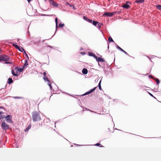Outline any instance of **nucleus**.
Wrapping results in <instances>:
<instances>
[{
	"mask_svg": "<svg viewBox=\"0 0 161 161\" xmlns=\"http://www.w3.org/2000/svg\"><path fill=\"white\" fill-rule=\"evenodd\" d=\"M32 118L34 122L38 121L41 120L39 113L37 111L32 113Z\"/></svg>",
	"mask_w": 161,
	"mask_h": 161,
	"instance_id": "nucleus-1",
	"label": "nucleus"
},
{
	"mask_svg": "<svg viewBox=\"0 0 161 161\" xmlns=\"http://www.w3.org/2000/svg\"><path fill=\"white\" fill-rule=\"evenodd\" d=\"M9 60V57L5 55H0V61L6 62Z\"/></svg>",
	"mask_w": 161,
	"mask_h": 161,
	"instance_id": "nucleus-2",
	"label": "nucleus"
},
{
	"mask_svg": "<svg viewBox=\"0 0 161 161\" xmlns=\"http://www.w3.org/2000/svg\"><path fill=\"white\" fill-rule=\"evenodd\" d=\"M1 127L3 130H6L9 128V126L6 123L3 122L1 124Z\"/></svg>",
	"mask_w": 161,
	"mask_h": 161,
	"instance_id": "nucleus-3",
	"label": "nucleus"
},
{
	"mask_svg": "<svg viewBox=\"0 0 161 161\" xmlns=\"http://www.w3.org/2000/svg\"><path fill=\"white\" fill-rule=\"evenodd\" d=\"M97 87H94V88L91 89V90H90L89 91L86 92V93H85L82 95V96H84L85 95H88L92 93V92L95 91V90H96V88H97Z\"/></svg>",
	"mask_w": 161,
	"mask_h": 161,
	"instance_id": "nucleus-4",
	"label": "nucleus"
},
{
	"mask_svg": "<svg viewBox=\"0 0 161 161\" xmlns=\"http://www.w3.org/2000/svg\"><path fill=\"white\" fill-rule=\"evenodd\" d=\"M5 118L6 120H7V122L8 123H11L12 122L11 116V115H8Z\"/></svg>",
	"mask_w": 161,
	"mask_h": 161,
	"instance_id": "nucleus-5",
	"label": "nucleus"
},
{
	"mask_svg": "<svg viewBox=\"0 0 161 161\" xmlns=\"http://www.w3.org/2000/svg\"><path fill=\"white\" fill-rule=\"evenodd\" d=\"M43 80H44V81H47V83H48V84H47V85H48V86L50 87V88H52V86L51 85H50V81H49V80L46 77V76H44L43 77Z\"/></svg>",
	"mask_w": 161,
	"mask_h": 161,
	"instance_id": "nucleus-6",
	"label": "nucleus"
},
{
	"mask_svg": "<svg viewBox=\"0 0 161 161\" xmlns=\"http://www.w3.org/2000/svg\"><path fill=\"white\" fill-rule=\"evenodd\" d=\"M113 13L106 12L103 14V16L107 17H112L113 16Z\"/></svg>",
	"mask_w": 161,
	"mask_h": 161,
	"instance_id": "nucleus-7",
	"label": "nucleus"
},
{
	"mask_svg": "<svg viewBox=\"0 0 161 161\" xmlns=\"http://www.w3.org/2000/svg\"><path fill=\"white\" fill-rule=\"evenodd\" d=\"M116 48H117V49H119L120 51H121L123 52L124 53L126 54V55H128V53L126 52L124 50H123L119 46H117V47H116Z\"/></svg>",
	"mask_w": 161,
	"mask_h": 161,
	"instance_id": "nucleus-8",
	"label": "nucleus"
},
{
	"mask_svg": "<svg viewBox=\"0 0 161 161\" xmlns=\"http://www.w3.org/2000/svg\"><path fill=\"white\" fill-rule=\"evenodd\" d=\"M13 46L15 47V48H16V49H18V50H19L20 52H22L21 48H20L18 45L15 44H13Z\"/></svg>",
	"mask_w": 161,
	"mask_h": 161,
	"instance_id": "nucleus-9",
	"label": "nucleus"
},
{
	"mask_svg": "<svg viewBox=\"0 0 161 161\" xmlns=\"http://www.w3.org/2000/svg\"><path fill=\"white\" fill-rule=\"evenodd\" d=\"M50 1V3L52 5L54 6H57L58 4H57L56 3L54 2L53 0H49Z\"/></svg>",
	"mask_w": 161,
	"mask_h": 161,
	"instance_id": "nucleus-10",
	"label": "nucleus"
},
{
	"mask_svg": "<svg viewBox=\"0 0 161 161\" xmlns=\"http://www.w3.org/2000/svg\"><path fill=\"white\" fill-rule=\"evenodd\" d=\"M95 58L96 59L97 61L98 62H103L104 61V60L103 58H102L100 57H97V58Z\"/></svg>",
	"mask_w": 161,
	"mask_h": 161,
	"instance_id": "nucleus-11",
	"label": "nucleus"
},
{
	"mask_svg": "<svg viewBox=\"0 0 161 161\" xmlns=\"http://www.w3.org/2000/svg\"><path fill=\"white\" fill-rule=\"evenodd\" d=\"M88 55H89V56H90L93 57L94 58H97V57L96 55L93 54L92 53L89 52Z\"/></svg>",
	"mask_w": 161,
	"mask_h": 161,
	"instance_id": "nucleus-12",
	"label": "nucleus"
},
{
	"mask_svg": "<svg viewBox=\"0 0 161 161\" xmlns=\"http://www.w3.org/2000/svg\"><path fill=\"white\" fill-rule=\"evenodd\" d=\"M82 72L83 74L86 75L88 73V70H87L86 69L84 68L82 69Z\"/></svg>",
	"mask_w": 161,
	"mask_h": 161,
	"instance_id": "nucleus-13",
	"label": "nucleus"
},
{
	"mask_svg": "<svg viewBox=\"0 0 161 161\" xmlns=\"http://www.w3.org/2000/svg\"><path fill=\"white\" fill-rule=\"evenodd\" d=\"M122 7L124 8L128 9L130 7V6L128 4H124L122 5Z\"/></svg>",
	"mask_w": 161,
	"mask_h": 161,
	"instance_id": "nucleus-14",
	"label": "nucleus"
},
{
	"mask_svg": "<svg viewBox=\"0 0 161 161\" xmlns=\"http://www.w3.org/2000/svg\"><path fill=\"white\" fill-rule=\"evenodd\" d=\"M14 70L16 71H17L18 72H22L23 70V68H20L19 69L18 68V67H16L15 68Z\"/></svg>",
	"mask_w": 161,
	"mask_h": 161,
	"instance_id": "nucleus-15",
	"label": "nucleus"
},
{
	"mask_svg": "<svg viewBox=\"0 0 161 161\" xmlns=\"http://www.w3.org/2000/svg\"><path fill=\"white\" fill-rule=\"evenodd\" d=\"M144 2V0H136L135 2L137 3H141Z\"/></svg>",
	"mask_w": 161,
	"mask_h": 161,
	"instance_id": "nucleus-16",
	"label": "nucleus"
},
{
	"mask_svg": "<svg viewBox=\"0 0 161 161\" xmlns=\"http://www.w3.org/2000/svg\"><path fill=\"white\" fill-rule=\"evenodd\" d=\"M3 113V112H0V119H3L5 117V116L2 114Z\"/></svg>",
	"mask_w": 161,
	"mask_h": 161,
	"instance_id": "nucleus-17",
	"label": "nucleus"
},
{
	"mask_svg": "<svg viewBox=\"0 0 161 161\" xmlns=\"http://www.w3.org/2000/svg\"><path fill=\"white\" fill-rule=\"evenodd\" d=\"M13 82V80L11 78H8V83L9 84H10L12 83Z\"/></svg>",
	"mask_w": 161,
	"mask_h": 161,
	"instance_id": "nucleus-18",
	"label": "nucleus"
},
{
	"mask_svg": "<svg viewBox=\"0 0 161 161\" xmlns=\"http://www.w3.org/2000/svg\"><path fill=\"white\" fill-rule=\"evenodd\" d=\"M28 65V61H27V59H25V64H24V66H23L24 68H25L27 65Z\"/></svg>",
	"mask_w": 161,
	"mask_h": 161,
	"instance_id": "nucleus-19",
	"label": "nucleus"
},
{
	"mask_svg": "<svg viewBox=\"0 0 161 161\" xmlns=\"http://www.w3.org/2000/svg\"><path fill=\"white\" fill-rule=\"evenodd\" d=\"M99 24L98 22L97 21H93L92 22V24L94 26H96L97 24Z\"/></svg>",
	"mask_w": 161,
	"mask_h": 161,
	"instance_id": "nucleus-20",
	"label": "nucleus"
},
{
	"mask_svg": "<svg viewBox=\"0 0 161 161\" xmlns=\"http://www.w3.org/2000/svg\"><path fill=\"white\" fill-rule=\"evenodd\" d=\"M108 40L109 42H114V41L113 40L112 38L110 36L108 37Z\"/></svg>",
	"mask_w": 161,
	"mask_h": 161,
	"instance_id": "nucleus-21",
	"label": "nucleus"
},
{
	"mask_svg": "<svg viewBox=\"0 0 161 161\" xmlns=\"http://www.w3.org/2000/svg\"><path fill=\"white\" fill-rule=\"evenodd\" d=\"M12 74L14 76H17V74L15 73L14 70H12Z\"/></svg>",
	"mask_w": 161,
	"mask_h": 161,
	"instance_id": "nucleus-22",
	"label": "nucleus"
},
{
	"mask_svg": "<svg viewBox=\"0 0 161 161\" xmlns=\"http://www.w3.org/2000/svg\"><path fill=\"white\" fill-rule=\"evenodd\" d=\"M157 8L158 9L161 11V5H158L156 6Z\"/></svg>",
	"mask_w": 161,
	"mask_h": 161,
	"instance_id": "nucleus-23",
	"label": "nucleus"
},
{
	"mask_svg": "<svg viewBox=\"0 0 161 161\" xmlns=\"http://www.w3.org/2000/svg\"><path fill=\"white\" fill-rule=\"evenodd\" d=\"M31 126H29L26 129H25V132H26L28 131L29 130V129H30V128H31Z\"/></svg>",
	"mask_w": 161,
	"mask_h": 161,
	"instance_id": "nucleus-24",
	"label": "nucleus"
},
{
	"mask_svg": "<svg viewBox=\"0 0 161 161\" xmlns=\"http://www.w3.org/2000/svg\"><path fill=\"white\" fill-rule=\"evenodd\" d=\"M103 25V24L101 23H99L97 24V27L99 29L100 28V27H101V26Z\"/></svg>",
	"mask_w": 161,
	"mask_h": 161,
	"instance_id": "nucleus-25",
	"label": "nucleus"
},
{
	"mask_svg": "<svg viewBox=\"0 0 161 161\" xmlns=\"http://www.w3.org/2000/svg\"><path fill=\"white\" fill-rule=\"evenodd\" d=\"M98 88H99V89L100 90H101L102 89V88H101V81H100L99 83Z\"/></svg>",
	"mask_w": 161,
	"mask_h": 161,
	"instance_id": "nucleus-26",
	"label": "nucleus"
},
{
	"mask_svg": "<svg viewBox=\"0 0 161 161\" xmlns=\"http://www.w3.org/2000/svg\"><path fill=\"white\" fill-rule=\"evenodd\" d=\"M55 23H56V26H57L58 24V18H55Z\"/></svg>",
	"mask_w": 161,
	"mask_h": 161,
	"instance_id": "nucleus-27",
	"label": "nucleus"
},
{
	"mask_svg": "<svg viewBox=\"0 0 161 161\" xmlns=\"http://www.w3.org/2000/svg\"><path fill=\"white\" fill-rule=\"evenodd\" d=\"M83 19H84V20H85L86 21L89 19L86 16H83Z\"/></svg>",
	"mask_w": 161,
	"mask_h": 161,
	"instance_id": "nucleus-28",
	"label": "nucleus"
},
{
	"mask_svg": "<svg viewBox=\"0 0 161 161\" xmlns=\"http://www.w3.org/2000/svg\"><path fill=\"white\" fill-rule=\"evenodd\" d=\"M64 26V24H62V23H60L59 24V27L62 28L63 26Z\"/></svg>",
	"mask_w": 161,
	"mask_h": 161,
	"instance_id": "nucleus-29",
	"label": "nucleus"
},
{
	"mask_svg": "<svg viewBox=\"0 0 161 161\" xmlns=\"http://www.w3.org/2000/svg\"><path fill=\"white\" fill-rule=\"evenodd\" d=\"M156 81L157 84H159L160 83V81L158 79H156Z\"/></svg>",
	"mask_w": 161,
	"mask_h": 161,
	"instance_id": "nucleus-30",
	"label": "nucleus"
},
{
	"mask_svg": "<svg viewBox=\"0 0 161 161\" xmlns=\"http://www.w3.org/2000/svg\"><path fill=\"white\" fill-rule=\"evenodd\" d=\"M87 21L90 23H92V22H93L92 21V20L91 19H89V20H86Z\"/></svg>",
	"mask_w": 161,
	"mask_h": 161,
	"instance_id": "nucleus-31",
	"label": "nucleus"
},
{
	"mask_svg": "<svg viewBox=\"0 0 161 161\" xmlns=\"http://www.w3.org/2000/svg\"><path fill=\"white\" fill-rule=\"evenodd\" d=\"M22 49L23 50V51H24V52H25V54L26 56L27 57H28V55H27V54L26 53V52H25V51L24 50V49L23 48H22Z\"/></svg>",
	"mask_w": 161,
	"mask_h": 161,
	"instance_id": "nucleus-32",
	"label": "nucleus"
},
{
	"mask_svg": "<svg viewBox=\"0 0 161 161\" xmlns=\"http://www.w3.org/2000/svg\"><path fill=\"white\" fill-rule=\"evenodd\" d=\"M100 144L99 143H97L96 144H95V146H100Z\"/></svg>",
	"mask_w": 161,
	"mask_h": 161,
	"instance_id": "nucleus-33",
	"label": "nucleus"
},
{
	"mask_svg": "<svg viewBox=\"0 0 161 161\" xmlns=\"http://www.w3.org/2000/svg\"><path fill=\"white\" fill-rule=\"evenodd\" d=\"M46 72H44L43 73V75L44 76H46Z\"/></svg>",
	"mask_w": 161,
	"mask_h": 161,
	"instance_id": "nucleus-34",
	"label": "nucleus"
},
{
	"mask_svg": "<svg viewBox=\"0 0 161 161\" xmlns=\"http://www.w3.org/2000/svg\"><path fill=\"white\" fill-rule=\"evenodd\" d=\"M128 3L130 4V2H129V1H127L126 2V4H127Z\"/></svg>",
	"mask_w": 161,
	"mask_h": 161,
	"instance_id": "nucleus-35",
	"label": "nucleus"
},
{
	"mask_svg": "<svg viewBox=\"0 0 161 161\" xmlns=\"http://www.w3.org/2000/svg\"><path fill=\"white\" fill-rule=\"evenodd\" d=\"M69 6H70V7H73V6H74L73 5H71V4H69Z\"/></svg>",
	"mask_w": 161,
	"mask_h": 161,
	"instance_id": "nucleus-36",
	"label": "nucleus"
},
{
	"mask_svg": "<svg viewBox=\"0 0 161 161\" xmlns=\"http://www.w3.org/2000/svg\"><path fill=\"white\" fill-rule=\"evenodd\" d=\"M27 1L28 2V3H30V2L31 1V0H27Z\"/></svg>",
	"mask_w": 161,
	"mask_h": 161,
	"instance_id": "nucleus-37",
	"label": "nucleus"
},
{
	"mask_svg": "<svg viewBox=\"0 0 161 161\" xmlns=\"http://www.w3.org/2000/svg\"><path fill=\"white\" fill-rule=\"evenodd\" d=\"M6 64H10V62H6Z\"/></svg>",
	"mask_w": 161,
	"mask_h": 161,
	"instance_id": "nucleus-38",
	"label": "nucleus"
},
{
	"mask_svg": "<svg viewBox=\"0 0 161 161\" xmlns=\"http://www.w3.org/2000/svg\"><path fill=\"white\" fill-rule=\"evenodd\" d=\"M73 8H74V10H75L76 9V8H75V6H73Z\"/></svg>",
	"mask_w": 161,
	"mask_h": 161,
	"instance_id": "nucleus-39",
	"label": "nucleus"
},
{
	"mask_svg": "<svg viewBox=\"0 0 161 161\" xmlns=\"http://www.w3.org/2000/svg\"><path fill=\"white\" fill-rule=\"evenodd\" d=\"M66 4H68V5H70V4H69L68 3H66Z\"/></svg>",
	"mask_w": 161,
	"mask_h": 161,
	"instance_id": "nucleus-40",
	"label": "nucleus"
},
{
	"mask_svg": "<svg viewBox=\"0 0 161 161\" xmlns=\"http://www.w3.org/2000/svg\"><path fill=\"white\" fill-rule=\"evenodd\" d=\"M3 108V107H1V106H0V108Z\"/></svg>",
	"mask_w": 161,
	"mask_h": 161,
	"instance_id": "nucleus-41",
	"label": "nucleus"
},
{
	"mask_svg": "<svg viewBox=\"0 0 161 161\" xmlns=\"http://www.w3.org/2000/svg\"><path fill=\"white\" fill-rule=\"evenodd\" d=\"M86 110H88L90 111V109H87L86 108Z\"/></svg>",
	"mask_w": 161,
	"mask_h": 161,
	"instance_id": "nucleus-42",
	"label": "nucleus"
},
{
	"mask_svg": "<svg viewBox=\"0 0 161 161\" xmlns=\"http://www.w3.org/2000/svg\"><path fill=\"white\" fill-rule=\"evenodd\" d=\"M108 48H109V46L108 45Z\"/></svg>",
	"mask_w": 161,
	"mask_h": 161,
	"instance_id": "nucleus-43",
	"label": "nucleus"
},
{
	"mask_svg": "<svg viewBox=\"0 0 161 161\" xmlns=\"http://www.w3.org/2000/svg\"><path fill=\"white\" fill-rule=\"evenodd\" d=\"M150 95H151V96H152V94H150Z\"/></svg>",
	"mask_w": 161,
	"mask_h": 161,
	"instance_id": "nucleus-44",
	"label": "nucleus"
},
{
	"mask_svg": "<svg viewBox=\"0 0 161 161\" xmlns=\"http://www.w3.org/2000/svg\"><path fill=\"white\" fill-rule=\"evenodd\" d=\"M0 51H1V49H0Z\"/></svg>",
	"mask_w": 161,
	"mask_h": 161,
	"instance_id": "nucleus-45",
	"label": "nucleus"
},
{
	"mask_svg": "<svg viewBox=\"0 0 161 161\" xmlns=\"http://www.w3.org/2000/svg\"><path fill=\"white\" fill-rule=\"evenodd\" d=\"M65 0V1H66V0Z\"/></svg>",
	"mask_w": 161,
	"mask_h": 161,
	"instance_id": "nucleus-46",
	"label": "nucleus"
}]
</instances>
